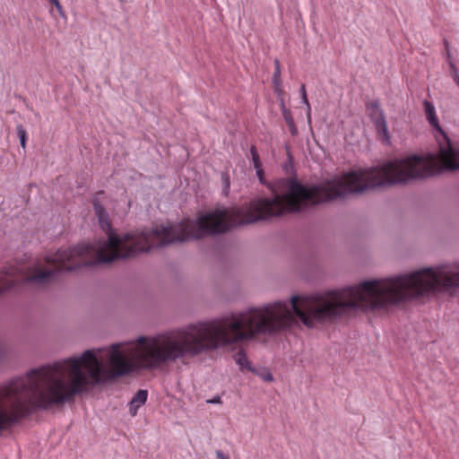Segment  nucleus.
I'll use <instances>...</instances> for the list:
<instances>
[{"label":"nucleus","mask_w":459,"mask_h":459,"mask_svg":"<svg viewBox=\"0 0 459 459\" xmlns=\"http://www.w3.org/2000/svg\"><path fill=\"white\" fill-rule=\"evenodd\" d=\"M234 359L236 363L240 367V368H247L251 370V365L248 361L246 352L244 350H239L234 356Z\"/></svg>","instance_id":"423d86ee"},{"label":"nucleus","mask_w":459,"mask_h":459,"mask_svg":"<svg viewBox=\"0 0 459 459\" xmlns=\"http://www.w3.org/2000/svg\"><path fill=\"white\" fill-rule=\"evenodd\" d=\"M300 95H301L302 103L305 104L307 106V117L309 118L310 117L311 108H310V105H309V102H308V100H307V97L305 84H302L301 87H300Z\"/></svg>","instance_id":"1a4fd4ad"},{"label":"nucleus","mask_w":459,"mask_h":459,"mask_svg":"<svg viewBox=\"0 0 459 459\" xmlns=\"http://www.w3.org/2000/svg\"><path fill=\"white\" fill-rule=\"evenodd\" d=\"M215 454H216V457L218 459H230V457L228 455H224V453L221 450H217L215 452Z\"/></svg>","instance_id":"dca6fc26"},{"label":"nucleus","mask_w":459,"mask_h":459,"mask_svg":"<svg viewBox=\"0 0 459 459\" xmlns=\"http://www.w3.org/2000/svg\"><path fill=\"white\" fill-rule=\"evenodd\" d=\"M17 135L20 140L21 146L25 149L27 141V132L22 125H17L16 126Z\"/></svg>","instance_id":"0eeeda50"},{"label":"nucleus","mask_w":459,"mask_h":459,"mask_svg":"<svg viewBox=\"0 0 459 459\" xmlns=\"http://www.w3.org/2000/svg\"><path fill=\"white\" fill-rule=\"evenodd\" d=\"M450 74L455 82V83L459 86V74L458 70L453 60L449 61Z\"/></svg>","instance_id":"9d476101"},{"label":"nucleus","mask_w":459,"mask_h":459,"mask_svg":"<svg viewBox=\"0 0 459 459\" xmlns=\"http://www.w3.org/2000/svg\"><path fill=\"white\" fill-rule=\"evenodd\" d=\"M446 54L447 61L449 62L450 60H452L451 53H450V48L446 50Z\"/></svg>","instance_id":"aec40b11"},{"label":"nucleus","mask_w":459,"mask_h":459,"mask_svg":"<svg viewBox=\"0 0 459 459\" xmlns=\"http://www.w3.org/2000/svg\"><path fill=\"white\" fill-rule=\"evenodd\" d=\"M371 122L382 140L385 143L390 141V134L383 109L377 100H373L366 104Z\"/></svg>","instance_id":"7ed1b4c3"},{"label":"nucleus","mask_w":459,"mask_h":459,"mask_svg":"<svg viewBox=\"0 0 459 459\" xmlns=\"http://www.w3.org/2000/svg\"><path fill=\"white\" fill-rule=\"evenodd\" d=\"M262 378L266 382H271L273 380V377L270 372H267L266 374L263 375Z\"/></svg>","instance_id":"f3484780"},{"label":"nucleus","mask_w":459,"mask_h":459,"mask_svg":"<svg viewBox=\"0 0 459 459\" xmlns=\"http://www.w3.org/2000/svg\"><path fill=\"white\" fill-rule=\"evenodd\" d=\"M148 396V392L146 390H139L133 396L130 402L129 411H133V407L136 404V409H138L141 405L144 404Z\"/></svg>","instance_id":"39448f33"},{"label":"nucleus","mask_w":459,"mask_h":459,"mask_svg":"<svg viewBox=\"0 0 459 459\" xmlns=\"http://www.w3.org/2000/svg\"><path fill=\"white\" fill-rule=\"evenodd\" d=\"M444 46H445L446 50L449 49V43H448L447 39H444Z\"/></svg>","instance_id":"412c9836"},{"label":"nucleus","mask_w":459,"mask_h":459,"mask_svg":"<svg viewBox=\"0 0 459 459\" xmlns=\"http://www.w3.org/2000/svg\"><path fill=\"white\" fill-rule=\"evenodd\" d=\"M287 126L289 127V130H290V133L291 134V135H293V136L297 135L298 128L295 125V122H293L291 124H288Z\"/></svg>","instance_id":"ddd939ff"},{"label":"nucleus","mask_w":459,"mask_h":459,"mask_svg":"<svg viewBox=\"0 0 459 459\" xmlns=\"http://www.w3.org/2000/svg\"><path fill=\"white\" fill-rule=\"evenodd\" d=\"M280 106H281V113H283V110H284V109H288V108H286V106H285V103H284L283 100H281V104H280Z\"/></svg>","instance_id":"6ab92c4d"},{"label":"nucleus","mask_w":459,"mask_h":459,"mask_svg":"<svg viewBox=\"0 0 459 459\" xmlns=\"http://www.w3.org/2000/svg\"><path fill=\"white\" fill-rule=\"evenodd\" d=\"M119 377L120 342L32 368L0 386V432L37 411L61 407Z\"/></svg>","instance_id":"f03ea898"},{"label":"nucleus","mask_w":459,"mask_h":459,"mask_svg":"<svg viewBox=\"0 0 459 459\" xmlns=\"http://www.w3.org/2000/svg\"><path fill=\"white\" fill-rule=\"evenodd\" d=\"M255 171H256V175L258 177L260 183L264 185L265 184L264 172L262 166H259V169H255Z\"/></svg>","instance_id":"f8f14e48"},{"label":"nucleus","mask_w":459,"mask_h":459,"mask_svg":"<svg viewBox=\"0 0 459 459\" xmlns=\"http://www.w3.org/2000/svg\"><path fill=\"white\" fill-rule=\"evenodd\" d=\"M282 117L287 125L294 122L292 113L290 109H284L283 113H282Z\"/></svg>","instance_id":"9b49d317"},{"label":"nucleus","mask_w":459,"mask_h":459,"mask_svg":"<svg viewBox=\"0 0 459 459\" xmlns=\"http://www.w3.org/2000/svg\"><path fill=\"white\" fill-rule=\"evenodd\" d=\"M426 118L442 139L438 140V155H412L395 159L380 166L359 169L306 186L296 178H279L268 187L273 197L251 200V224L299 212L310 206L342 199L351 194H362L377 187L405 184L412 179L426 178L445 170L459 169V145L454 144L439 125L434 105L423 101Z\"/></svg>","instance_id":"f257e3e1"},{"label":"nucleus","mask_w":459,"mask_h":459,"mask_svg":"<svg viewBox=\"0 0 459 459\" xmlns=\"http://www.w3.org/2000/svg\"><path fill=\"white\" fill-rule=\"evenodd\" d=\"M137 410H138V409H136V404H135V405L133 407V411H130V413H131L133 416H134V415L136 414V412H137Z\"/></svg>","instance_id":"4be33fe9"},{"label":"nucleus","mask_w":459,"mask_h":459,"mask_svg":"<svg viewBox=\"0 0 459 459\" xmlns=\"http://www.w3.org/2000/svg\"><path fill=\"white\" fill-rule=\"evenodd\" d=\"M229 187H230V182H229V179L226 178L225 179V186H224V189H223V191L225 192V195H227V191H228Z\"/></svg>","instance_id":"a211bd4d"},{"label":"nucleus","mask_w":459,"mask_h":459,"mask_svg":"<svg viewBox=\"0 0 459 459\" xmlns=\"http://www.w3.org/2000/svg\"><path fill=\"white\" fill-rule=\"evenodd\" d=\"M48 1L56 6V8L58 10V12L61 14H63L62 5L58 0H48Z\"/></svg>","instance_id":"4468645a"},{"label":"nucleus","mask_w":459,"mask_h":459,"mask_svg":"<svg viewBox=\"0 0 459 459\" xmlns=\"http://www.w3.org/2000/svg\"><path fill=\"white\" fill-rule=\"evenodd\" d=\"M250 154H251L252 160H253V163H254V168L255 169H259V166H262V162L260 160L258 152H257V150H256L255 145L251 146V148H250Z\"/></svg>","instance_id":"6e6552de"},{"label":"nucleus","mask_w":459,"mask_h":459,"mask_svg":"<svg viewBox=\"0 0 459 459\" xmlns=\"http://www.w3.org/2000/svg\"><path fill=\"white\" fill-rule=\"evenodd\" d=\"M273 83L274 85V91L280 94L282 91L281 89V65L278 59L274 60V72L273 74Z\"/></svg>","instance_id":"20e7f679"},{"label":"nucleus","mask_w":459,"mask_h":459,"mask_svg":"<svg viewBox=\"0 0 459 459\" xmlns=\"http://www.w3.org/2000/svg\"><path fill=\"white\" fill-rule=\"evenodd\" d=\"M207 403H212V404H214V403H221V397L219 395H216L213 398L207 400Z\"/></svg>","instance_id":"2eb2a0df"},{"label":"nucleus","mask_w":459,"mask_h":459,"mask_svg":"<svg viewBox=\"0 0 459 459\" xmlns=\"http://www.w3.org/2000/svg\"><path fill=\"white\" fill-rule=\"evenodd\" d=\"M102 194H104V192H103V191H99V192L97 193V195H102Z\"/></svg>","instance_id":"5701e85b"}]
</instances>
